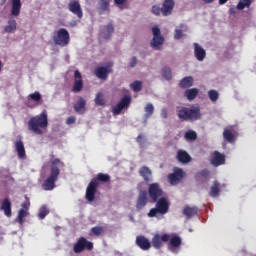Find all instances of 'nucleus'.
Segmentation results:
<instances>
[{
  "instance_id": "ea45409f",
  "label": "nucleus",
  "mask_w": 256,
  "mask_h": 256,
  "mask_svg": "<svg viewBox=\"0 0 256 256\" xmlns=\"http://www.w3.org/2000/svg\"><path fill=\"white\" fill-rule=\"evenodd\" d=\"M28 215V211L21 208L18 212L17 222L22 225L24 223V218Z\"/></svg>"
},
{
  "instance_id": "412c9836",
  "label": "nucleus",
  "mask_w": 256,
  "mask_h": 256,
  "mask_svg": "<svg viewBox=\"0 0 256 256\" xmlns=\"http://www.w3.org/2000/svg\"><path fill=\"white\" fill-rule=\"evenodd\" d=\"M12 204L9 200V198H4L1 202L0 210L4 212V215L8 218L11 217L12 215V210H11Z\"/></svg>"
},
{
  "instance_id": "6ab92c4d",
  "label": "nucleus",
  "mask_w": 256,
  "mask_h": 256,
  "mask_svg": "<svg viewBox=\"0 0 256 256\" xmlns=\"http://www.w3.org/2000/svg\"><path fill=\"white\" fill-rule=\"evenodd\" d=\"M175 7V1L165 0L162 5V15L169 16L173 13V8Z\"/></svg>"
},
{
  "instance_id": "4c0bfd02",
  "label": "nucleus",
  "mask_w": 256,
  "mask_h": 256,
  "mask_svg": "<svg viewBox=\"0 0 256 256\" xmlns=\"http://www.w3.org/2000/svg\"><path fill=\"white\" fill-rule=\"evenodd\" d=\"M130 88L132 91L139 93L143 90V82L141 81H134L132 84H130Z\"/></svg>"
},
{
  "instance_id": "7ed1b4c3",
  "label": "nucleus",
  "mask_w": 256,
  "mask_h": 256,
  "mask_svg": "<svg viewBox=\"0 0 256 256\" xmlns=\"http://www.w3.org/2000/svg\"><path fill=\"white\" fill-rule=\"evenodd\" d=\"M49 126V118L47 112L44 110L38 116H32L28 122V129L36 135H43V130Z\"/></svg>"
},
{
  "instance_id": "13d9d810",
  "label": "nucleus",
  "mask_w": 256,
  "mask_h": 256,
  "mask_svg": "<svg viewBox=\"0 0 256 256\" xmlns=\"http://www.w3.org/2000/svg\"><path fill=\"white\" fill-rule=\"evenodd\" d=\"M236 8H230L229 9V13H230V15H236Z\"/></svg>"
},
{
  "instance_id": "e2e57ef3",
  "label": "nucleus",
  "mask_w": 256,
  "mask_h": 256,
  "mask_svg": "<svg viewBox=\"0 0 256 256\" xmlns=\"http://www.w3.org/2000/svg\"><path fill=\"white\" fill-rule=\"evenodd\" d=\"M129 103H131V97H129Z\"/></svg>"
},
{
  "instance_id": "f3484780",
  "label": "nucleus",
  "mask_w": 256,
  "mask_h": 256,
  "mask_svg": "<svg viewBox=\"0 0 256 256\" xmlns=\"http://www.w3.org/2000/svg\"><path fill=\"white\" fill-rule=\"evenodd\" d=\"M83 90V76L79 70L74 72V86L72 88V92L79 93Z\"/></svg>"
},
{
  "instance_id": "393cba45",
  "label": "nucleus",
  "mask_w": 256,
  "mask_h": 256,
  "mask_svg": "<svg viewBox=\"0 0 256 256\" xmlns=\"http://www.w3.org/2000/svg\"><path fill=\"white\" fill-rule=\"evenodd\" d=\"M176 158L180 163L183 164L191 162V156L185 150H178Z\"/></svg>"
},
{
  "instance_id": "20e7f679",
  "label": "nucleus",
  "mask_w": 256,
  "mask_h": 256,
  "mask_svg": "<svg viewBox=\"0 0 256 256\" xmlns=\"http://www.w3.org/2000/svg\"><path fill=\"white\" fill-rule=\"evenodd\" d=\"M177 116L181 121L194 122L201 119V108L199 106H191V108L182 106L178 110Z\"/></svg>"
},
{
  "instance_id": "79ce46f5",
  "label": "nucleus",
  "mask_w": 256,
  "mask_h": 256,
  "mask_svg": "<svg viewBox=\"0 0 256 256\" xmlns=\"http://www.w3.org/2000/svg\"><path fill=\"white\" fill-rule=\"evenodd\" d=\"M185 139L189 141L197 140V132H194V130H188V132H185Z\"/></svg>"
},
{
  "instance_id": "603ef678",
  "label": "nucleus",
  "mask_w": 256,
  "mask_h": 256,
  "mask_svg": "<svg viewBox=\"0 0 256 256\" xmlns=\"http://www.w3.org/2000/svg\"><path fill=\"white\" fill-rule=\"evenodd\" d=\"M136 141H137L139 144L145 143V136H143V134H139V136H137V138H136Z\"/></svg>"
},
{
  "instance_id": "de8ad7c7",
  "label": "nucleus",
  "mask_w": 256,
  "mask_h": 256,
  "mask_svg": "<svg viewBox=\"0 0 256 256\" xmlns=\"http://www.w3.org/2000/svg\"><path fill=\"white\" fill-rule=\"evenodd\" d=\"M151 12H152L154 15L159 16V15L163 14V8H161V7L157 6V5H154V6L152 7Z\"/></svg>"
},
{
  "instance_id": "4be33fe9",
  "label": "nucleus",
  "mask_w": 256,
  "mask_h": 256,
  "mask_svg": "<svg viewBox=\"0 0 256 256\" xmlns=\"http://www.w3.org/2000/svg\"><path fill=\"white\" fill-rule=\"evenodd\" d=\"M194 55L197 61L202 62L203 60H205L207 52H205V49L199 46V44L194 43Z\"/></svg>"
},
{
  "instance_id": "f03ea898",
  "label": "nucleus",
  "mask_w": 256,
  "mask_h": 256,
  "mask_svg": "<svg viewBox=\"0 0 256 256\" xmlns=\"http://www.w3.org/2000/svg\"><path fill=\"white\" fill-rule=\"evenodd\" d=\"M109 183L111 182V176L109 174H103L100 172L97 174L96 178H92L89 182L87 189H86V200L88 202L95 201V194H97V190L99 189V183Z\"/></svg>"
},
{
  "instance_id": "37998d69",
  "label": "nucleus",
  "mask_w": 256,
  "mask_h": 256,
  "mask_svg": "<svg viewBox=\"0 0 256 256\" xmlns=\"http://www.w3.org/2000/svg\"><path fill=\"white\" fill-rule=\"evenodd\" d=\"M47 215H49V210H48L47 206H42L38 213L39 219L43 220V219H45V217H47Z\"/></svg>"
},
{
  "instance_id": "c03bdc74",
  "label": "nucleus",
  "mask_w": 256,
  "mask_h": 256,
  "mask_svg": "<svg viewBox=\"0 0 256 256\" xmlns=\"http://www.w3.org/2000/svg\"><path fill=\"white\" fill-rule=\"evenodd\" d=\"M208 97L212 102H216L219 100V93L215 90H210L208 92Z\"/></svg>"
},
{
  "instance_id": "dca6fc26",
  "label": "nucleus",
  "mask_w": 256,
  "mask_h": 256,
  "mask_svg": "<svg viewBox=\"0 0 256 256\" xmlns=\"http://www.w3.org/2000/svg\"><path fill=\"white\" fill-rule=\"evenodd\" d=\"M68 9L70 12L76 15L78 19L83 18V9H81V4H79L78 1L76 0L70 1L68 4Z\"/></svg>"
},
{
  "instance_id": "9d476101",
  "label": "nucleus",
  "mask_w": 256,
  "mask_h": 256,
  "mask_svg": "<svg viewBox=\"0 0 256 256\" xmlns=\"http://www.w3.org/2000/svg\"><path fill=\"white\" fill-rule=\"evenodd\" d=\"M129 107V95H126L116 106H112V114L114 116L121 115L125 109Z\"/></svg>"
},
{
  "instance_id": "ddd939ff",
  "label": "nucleus",
  "mask_w": 256,
  "mask_h": 256,
  "mask_svg": "<svg viewBox=\"0 0 256 256\" xmlns=\"http://www.w3.org/2000/svg\"><path fill=\"white\" fill-rule=\"evenodd\" d=\"M238 137V132L233 126H227L223 131V138L228 143H235Z\"/></svg>"
},
{
  "instance_id": "a878e982",
  "label": "nucleus",
  "mask_w": 256,
  "mask_h": 256,
  "mask_svg": "<svg viewBox=\"0 0 256 256\" xmlns=\"http://www.w3.org/2000/svg\"><path fill=\"white\" fill-rule=\"evenodd\" d=\"M169 240L168 248L170 251L175 252V249L181 247V238L179 236H172Z\"/></svg>"
},
{
  "instance_id": "4468645a",
  "label": "nucleus",
  "mask_w": 256,
  "mask_h": 256,
  "mask_svg": "<svg viewBox=\"0 0 256 256\" xmlns=\"http://www.w3.org/2000/svg\"><path fill=\"white\" fill-rule=\"evenodd\" d=\"M210 164L213 167H219L221 165H225V154H221L218 150H215L211 154Z\"/></svg>"
},
{
  "instance_id": "e433bc0d",
  "label": "nucleus",
  "mask_w": 256,
  "mask_h": 256,
  "mask_svg": "<svg viewBox=\"0 0 256 256\" xmlns=\"http://www.w3.org/2000/svg\"><path fill=\"white\" fill-rule=\"evenodd\" d=\"M86 102L83 98H80L76 104H74V109L77 113H81L85 109Z\"/></svg>"
},
{
  "instance_id": "b1692460",
  "label": "nucleus",
  "mask_w": 256,
  "mask_h": 256,
  "mask_svg": "<svg viewBox=\"0 0 256 256\" xmlns=\"http://www.w3.org/2000/svg\"><path fill=\"white\" fill-rule=\"evenodd\" d=\"M147 190H140V194L137 200V209H143L147 205Z\"/></svg>"
},
{
  "instance_id": "09e8293b",
  "label": "nucleus",
  "mask_w": 256,
  "mask_h": 256,
  "mask_svg": "<svg viewBox=\"0 0 256 256\" xmlns=\"http://www.w3.org/2000/svg\"><path fill=\"white\" fill-rule=\"evenodd\" d=\"M183 37V30H180V29H176L175 30V34H174V38L176 40H179Z\"/></svg>"
},
{
  "instance_id": "6e6d98bb",
  "label": "nucleus",
  "mask_w": 256,
  "mask_h": 256,
  "mask_svg": "<svg viewBox=\"0 0 256 256\" xmlns=\"http://www.w3.org/2000/svg\"><path fill=\"white\" fill-rule=\"evenodd\" d=\"M200 175H201L202 177H205V178L208 177V175H209V170H207V169L201 170Z\"/></svg>"
},
{
  "instance_id": "2eb2a0df",
  "label": "nucleus",
  "mask_w": 256,
  "mask_h": 256,
  "mask_svg": "<svg viewBox=\"0 0 256 256\" xmlns=\"http://www.w3.org/2000/svg\"><path fill=\"white\" fill-rule=\"evenodd\" d=\"M113 64L108 65L107 67H98L95 69L94 74L101 80H107L109 73L113 72Z\"/></svg>"
},
{
  "instance_id": "6e6552de",
  "label": "nucleus",
  "mask_w": 256,
  "mask_h": 256,
  "mask_svg": "<svg viewBox=\"0 0 256 256\" xmlns=\"http://www.w3.org/2000/svg\"><path fill=\"white\" fill-rule=\"evenodd\" d=\"M148 195L153 202H157L159 198L163 197V188L157 182H154L148 188Z\"/></svg>"
},
{
  "instance_id": "473e14b6",
  "label": "nucleus",
  "mask_w": 256,
  "mask_h": 256,
  "mask_svg": "<svg viewBox=\"0 0 256 256\" xmlns=\"http://www.w3.org/2000/svg\"><path fill=\"white\" fill-rule=\"evenodd\" d=\"M144 111H145V114H144L145 119H149L151 118V116H153V113L155 112V106H153L151 102H148V104H146L144 108Z\"/></svg>"
},
{
  "instance_id": "2f4dec72",
  "label": "nucleus",
  "mask_w": 256,
  "mask_h": 256,
  "mask_svg": "<svg viewBox=\"0 0 256 256\" xmlns=\"http://www.w3.org/2000/svg\"><path fill=\"white\" fill-rule=\"evenodd\" d=\"M197 95H199V90L197 88L188 89L185 91L184 96L189 100L192 101L195 98H197Z\"/></svg>"
},
{
  "instance_id": "c85d7f7f",
  "label": "nucleus",
  "mask_w": 256,
  "mask_h": 256,
  "mask_svg": "<svg viewBox=\"0 0 256 256\" xmlns=\"http://www.w3.org/2000/svg\"><path fill=\"white\" fill-rule=\"evenodd\" d=\"M11 15L14 17H18L21 11V1L20 0H11Z\"/></svg>"
},
{
  "instance_id": "8fccbe9b",
  "label": "nucleus",
  "mask_w": 256,
  "mask_h": 256,
  "mask_svg": "<svg viewBox=\"0 0 256 256\" xmlns=\"http://www.w3.org/2000/svg\"><path fill=\"white\" fill-rule=\"evenodd\" d=\"M21 207L28 211L29 207H31V202L28 200V198H26L25 202H23V204H21Z\"/></svg>"
},
{
  "instance_id": "4d7b16f0",
  "label": "nucleus",
  "mask_w": 256,
  "mask_h": 256,
  "mask_svg": "<svg viewBox=\"0 0 256 256\" xmlns=\"http://www.w3.org/2000/svg\"><path fill=\"white\" fill-rule=\"evenodd\" d=\"M137 65V58L133 57L130 61V67H135Z\"/></svg>"
},
{
  "instance_id": "864d4df0",
  "label": "nucleus",
  "mask_w": 256,
  "mask_h": 256,
  "mask_svg": "<svg viewBox=\"0 0 256 256\" xmlns=\"http://www.w3.org/2000/svg\"><path fill=\"white\" fill-rule=\"evenodd\" d=\"M167 108H162L161 110V117L164 118V119H167Z\"/></svg>"
},
{
  "instance_id": "39448f33",
  "label": "nucleus",
  "mask_w": 256,
  "mask_h": 256,
  "mask_svg": "<svg viewBox=\"0 0 256 256\" xmlns=\"http://www.w3.org/2000/svg\"><path fill=\"white\" fill-rule=\"evenodd\" d=\"M169 212V201L165 199V197L159 198L158 201H156L155 208H151V210L148 212V217L153 218L157 217V214L165 215Z\"/></svg>"
},
{
  "instance_id": "5fc2aeb1",
  "label": "nucleus",
  "mask_w": 256,
  "mask_h": 256,
  "mask_svg": "<svg viewBox=\"0 0 256 256\" xmlns=\"http://www.w3.org/2000/svg\"><path fill=\"white\" fill-rule=\"evenodd\" d=\"M116 6L121 7V5L125 4V0H114Z\"/></svg>"
},
{
  "instance_id": "58836bf2",
  "label": "nucleus",
  "mask_w": 256,
  "mask_h": 256,
  "mask_svg": "<svg viewBox=\"0 0 256 256\" xmlns=\"http://www.w3.org/2000/svg\"><path fill=\"white\" fill-rule=\"evenodd\" d=\"M252 5V0H240L237 5L238 10H244L245 8H250Z\"/></svg>"
},
{
  "instance_id": "1a4fd4ad",
  "label": "nucleus",
  "mask_w": 256,
  "mask_h": 256,
  "mask_svg": "<svg viewBox=\"0 0 256 256\" xmlns=\"http://www.w3.org/2000/svg\"><path fill=\"white\" fill-rule=\"evenodd\" d=\"M152 33H153V39L151 41V47L154 48L155 50H160L161 45H163V42L165 41L161 36V30L159 29V27H154L152 29Z\"/></svg>"
},
{
  "instance_id": "cd10ccee",
  "label": "nucleus",
  "mask_w": 256,
  "mask_h": 256,
  "mask_svg": "<svg viewBox=\"0 0 256 256\" xmlns=\"http://www.w3.org/2000/svg\"><path fill=\"white\" fill-rule=\"evenodd\" d=\"M199 213V208L197 206H186L183 210V214L188 218H193Z\"/></svg>"
},
{
  "instance_id": "72a5a7b5",
  "label": "nucleus",
  "mask_w": 256,
  "mask_h": 256,
  "mask_svg": "<svg viewBox=\"0 0 256 256\" xmlns=\"http://www.w3.org/2000/svg\"><path fill=\"white\" fill-rule=\"evenodd\" d=\"M192 85H193V77H185L179 83V86L182 89L190 88Z\"/></svg>"
},
{
  "instance_id": "a18cd8bd",
  "label": "nucleus",
  "mask_w": 256,
  "mask_h": 256,
  "mask_svg": "<svg viewBox=\"0 0 256 256\" xmlns=\"http://www.w3.org/2000/svg\"><path fill=\"white\" fill-rule=\"evenodd\" d=\"M94 101L98 106H105V99L102 93H98Z\"/></svg>"
},
{
  "instance_id": "f257e3e1",
  "label": "nucleus",
  "mask_w": 256,
  "mask_h": 256,
  "mask_svg": "<svg viewBox=\"0 0 256 256\" xmlns=\"http://www.w3.org/2000/svg\"><path fill=\"white\" fill-rule=\"evenodd\" d=\"M60 167H65V162H61L59 158H54V160L51 161L50 176H48L42 184V189L44 191H52L55 189V183H57L59 175L61 174V170H59Z\"/></svg>"
},
{
  "instance_id": "c756f323",
  "label": "nucleus",
  "mask_w": 256,
  "mask_h": 256,
  "mask_svg": "<svg viewBox=\"0 0 256 256\" xmlns=\"http://www.w3.org/2000/svg\"><path fill=\"white\" fill-rule=\"evenodd\" d=\"M115 32V28L113 27V24H108L103 28L102 35L103 38L106 40H109L111 38V35Z\"/></svg>"
},
{
  "instance_id": "7c9ffc66",
  "label": "nucleus",
  "mask_w": 256,
  "mask_h": 256,
  "mask_svg": "<svg viewBox=\"0 0 256 256\" xmlns=\"http://www.w3.org/2000/svg\"><path fill=\"white\" fill-rule=\"evenodd\" d=\"M28 100H32L37 105H40L43 103V96L39 92H34L28 96Z\"/></svg>"
},
{
  "instance_id": "5701e85b",
  "label": "nucleus",
  "mask_w": 256,
  "mask_h": 256,
  "mask_svg": "<svg viewBox=\"0 0 256 256\" xmlns=\"http://www.w3.org/2000/svg\"><path fill=\"white\" fill-rule=\"evenodd\" d=\"M139 174L146 183H151L153 174L147 166H142L139 170Z\"/></svg>"
},
{
  "instance_id": "3c124183",
  "label": "nucleus",
  "mask_w": 256,
  "mask_h": 256,
  "mask_svg": "<svg viewBox=\"0 0 256 256\" xmlns=\"http://www.w3.org/2000/svg\"><path fill=\"white\" fill-rule=\"evenodd\" d=\"M75 121H77V118L75 116H69V118H67L66 123L68 125H72L75 124Z\"/></svg>"
},
{
  "instance_id": "bb28decb",
  "label": "nucleus",
  "mask_w": 256,
  "mask_h": 256,
  "mask_svg": "<svg viewBox=\"0 0 256 256\" xmlns=\"http://www.w3.org/2000/svg\"><path fill=\"white\" fill-rule=\"evenodd\" d=\"M15 149L17 152V155L20 159H25L26 153H25V148L22 140H16L15 141Z\"/></svg>"
},
{
  "instance_id": "9b49d317",
  "label": "nucleus",
  "mask_w": 256,
  "mask_h": 256,
  "mask_svg": "<svg viewBox=\"0 0 256 256\" xmlns=\"http://www.w3.org/2000/svg\"><path fill=\"white\" fill-rule=\"evenodd\" d=\"M183 178H185V172H183V168H175L174 172L168 176V180L171 185L179 184Z\"/></svg>"
},
{
  "instance_id": "052dcab7",
  "label": "nucleus",
  "mask_w": 256,
  "mask_h": 256,
  "mask_svg": "<svg viewBox=\"0 0 256 256\" xmlns=\"http://www.w3.org/2000/svg\"><path fill=\"white\" fill-rule=\"evenodd\" d=\"M227 1H229V0H219V4L224 5L225 3H227Z\"/></svg>"
},
{
  "instance_id": "c9c22d12",
  "label": "nucleus",
  "mask_w": 256,
  "mask_h": 256,
  "mask_svg": "<svg viewBox=\"0 0 256 256\" xmlns=\"http://www.w3.org/2000/svg\"><path fill=\"white\" fill-rule=\"evenodd\" d=\"M16 25H17L16 21L14 19H10L8 21V26H6L4 28V32L5 33H12L13 31L16 30Z\"/></svg>"
},
{
  "instance_id": "f704fd0d",
  "label": "nucleus",
  "mask_w": 256,
  "mask_h": 256,
  "mask_svg": "<svg viewBox=\"0 0 256 256\" xmlns=\"http://www.w3.org/2000/svg\"><path fill=\"white\" fill-rule=\"evenodd\" d=\"M111 1L110 0H100L99 3V10H100V14H103L107 11H109V3Z\"/></svg>"
},
{
  "instance_id": "bf43d9fd",
  "label": "nucleus",
  "mask_w": 256,
  "mask_h": 256,
  "mask_svg": "<svg viewBox=\"0 0 256 256\" xmlns=\"http://www.w3.org/2000/svg\"><path fill=\"white\" fill-rule=\"evenodd\" d=\"M215 0H203V2L205 3V4H211V3H213Z\"/></svg>"
},
{
  "instance_id": "0e129e2a",
  "label": "nucleus",
  "mask_w": 256,
  "mask_h": 256,
  "mask_svg": "<svg viewBox=\"0 0 256 256\" xmlns=\"http://www.w3.org/2000/svg\"><path fill=\"white\" fill-rule=\"evenodd\" d=\"M180 28H183V25H181Z\"/></svg>"
},
{
  "instance_id": "aec40b11",
  "label": "nucleus",
  "mask_w": 256,
  "mask_h": 256,
  "mask_svg": "<svg viewBox=\"0 0 256 256\" xmlns=\"http://www.w3.org/2000/svg\"><path fill=\"white\" fill-rule=\"evenodd\" d=\"M223 187H225V184H221L217 180H214L212 186H210L209 196L213 198L219 196V193H221V188Z\"/></svg>"
},
{
  "instance_id": "a19ab883",
  "label": "nucleus",
  "mask_w": 256,
  "mask_h": 256,
  "mask_svg": "<svg viewBox=\"0 0 256 256\" xmlns=\"http://www.w3.org/2000/svg\"><path fill=\"white\" fill-rule=\"evenodd\" d=\"M162 76L168 81L171 80L173 78V73L171 72V68L165 67L164 69H162Z\"/></svg>"
},
{
  "instance_id": "0eeeda50",
  "label": "nucleus",
  "mask_w": 256,
  "mask_h": 256,
  "mask_svg": "<svg viewBox=\"0 0 256 256\" xmlns=\"http://www.w3.org/2000/svg\"><path fill=\"white\" fill-rule=\"evenodd\" d=\"M93 249V242H89L86 240L84 236L78 238L77 242H75L73 246V251L76 254L82 253L85 250L91 251Z\"/></svg>"
},
{
  "instance_id": "49530a36",
  "label": "nucleus",
  "mask_w": 256,
  "mask_h": 256,
  "mask_svg": "<svg viewBox=\"0 0 256 256\" xmlns=\"http://www.w3.org/2000/svg\"><path fill=\"white\" fill-rule=\"evenodd\" d=\"M91 232L95 236H100L101 234H103V228H101V226H94L93 228H91Z\"/></svg>"
},
{
  "instance_id": "423d86ee",
  "label": "nucleus",
  "mask_w": 256,
  "mask_h": 256,
  "mask_svg": "<svg viewBox=\"0 0 256 256\" xmlns=\"http://www.w3.org/2000/svg\"><path fill=\"white\" fill-rule=\"evenodd\" d=\"M53 41L56 45L60 47H66L71 42L69 31H67V29L65 28H61L56 32V35H54Z\"/></svg>"
},
{
  "instance_id": "a211bd4d",
  "label": "nucleus",
  "mask_w": 256,
  "mask_h": 256,
  "mask_svg": "<svg viewBox=\"0 0 256 256\" xmlns=\"http://www.w3.org/2000/svg\"><path fill=\"white\" fill-rule=\"evenodd\" d=\"M136 245L144 251H149L151 248V241L145 238V236H137Z\"/></svg>"
},
{
  "instance_id": "f8f14e48",
  "label": "nucleus",
  "mask_w": 256,
  "mask_h": 256,
  "mask_svg": "<svg viewBox=\"0 0 256 256\" xmlns=\"http://www.w3.org/2000/svg\"><path fill=\"white\" fill-rule=\"evenodd\" d=\"M170 236L169 234H162V236H159V234H154L151 245L156 249L159 250L161 247H163V242L167 243L169 242Z\"/></svg>"
},
{
  "instance_id": "680f3d73",
  "label": "nucleus",
  "mask_w": 256,
  "mask_h": 256,
  "mask_svg": "<svg viewBox=\"0 0 256 256\" xmlns=\"http://www.w3.org/2000/svg\"><path fill=\"white\" fill-rule=\"evenodd\" d=\"M1 68H2V64H1V61H0V72H1Z\"/></svg>"
}]
</instances>
